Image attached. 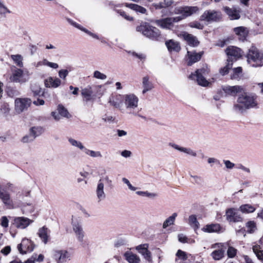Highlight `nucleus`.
Instances as JSON below:
<instances>
[{"mask_svg": "<svg viewBox=\"0 0 263 263\" xmlns=\"http://www.w3.org/2000/svg\"><path fill=\"white\" fill-rule=\"evenodd\" d=\"M198 10L197 7H179L176 9L175 13L180 15L174 17H166L157 20L155 21L156 25L164 29H171L174 26V23H177L185 17L190 16Z\"/></svg>", "mask_w": 263, "mask_h": 263, "instance_id": "nucleus-1", "label": "nucleus"}, {"mask_svg": "<svg viewBox=\"0 0 263 263\" xmlns=\"http://www.w3.org/2000/svg\"><path fill=\"white\" fill-rule=\"evenodd\" d=\"M257 96L253 93L244 92L238 97L234 104V110L238 113H243L247 110L257 107Z\"/></svg>", "mask_w": 263, "mask_h": 263, "instance_id": "nucleus-2", "label": "nucleus"}, {"mask_svg": "<svg viewBox=\"0 0 263 263\" xmlns=\"http://www.w3.org/2000/svg\"><path fill=\"white\" fill-rule=\"evenodd\" d=\"M123 103L129 114L136 116V110L138 107L139 98L134 93H127L122 95Z\"/></svg>", "mask_w": 263, "mask_h": 263, "instance_id": "nucleus-3", "label": "nucleus"}, {"mask_svg": "<svg viewBox=\"0 0 263 263\" xmlns=\"http://www.w3.org/2000/svg\"><path fill=\"white\" fill-rule=\"evenodd\" d=\"M107 187L112 189L114 186L113 181L108 175L102 176L99 180L96 190V194L98 200L100 201L106 198V195L104 192V185Z\"/></svg>", "mask_w": 263, "mask_h": 263, "instance_id": "nucleus-4", "label": "nucleus"}, {"mask_svg": "<svg viewBox=\"0 0 263 263\" xmlns=\"http://www.w3.org/2000/svg\"><path fill=\"white\" fill-rule=\"evenodd\" d=\"M138 32L142 33L144 36L153 40H159L161 37L160 30L146 23H142L136 27Z\"/></svg>", "mask_w": 263, "mask_h": 263, "instance_id": "nucleus-5", "label": "nucleus"}, {"mask_svg": "<svg viewBox=\"0 0 263 263\" xmlns=\"http://www.w3.org/2000/svg\"><path fill=\"white\" fill-rule=\"evenodd\" d=\"M247 61L253 67H259L263 65V55L257 48L252 46L248 51L247 55Z\"/></svg>", "mask_w": 263, "mask_h": 263, "instance_id": "nucleus-6", "label": "nucleus"}, {"mask_svg": "<svg viewBox=\"0 0 263 263\" xmlns=\"http://www.w3.org/2000/svg\"><path fill=\"white\" fill-rule=\"evenodd\" d=\"M209 70L206 67L197 69L195 73H192L189 78L192 80H196L198 84L202 86H208L209 82L206 80L205 77L209 74Z\"/></svg>", "mask_w": 263, "mask_h": 263, "instance_id": "nucleus-7", "label": "nucleus"}, {"mask_svg": "<svg viewBox=\"0 0 263 263\" xmlns=\"http://www.w3.org/2000/svg\"><path fill=\"white\" fill-rule=\"evenodd\" d=\"M29 78V73L28 71L24 72L22 69L16 68L13 70L10 80L12 82L22 84L28 81Z\"/></svg>", "mask_w": 263, "mask_h": 263, "instance_id": "nucleus-8", "label": "nucleus"}, {"mask_svg": "<svg viewBox=\"0 0 263 263\" xmlns=\"http://www.w3.org/2000/svg\"><path fill=\"white\" fill-rule=\"evenodd\" d=\"M31 103V100L29 98H17L15 100V110L20 114L27 109Z\"/></svg>", "mask_w": 263, "mask_h": 263, "instance_id": "nucleus-9", "label": "nucleus"}, {"mask_svg": "<svg viewBox=\"0 0 263 263\" xmlns=\"http://www.w3.org/2000/svg\"><path fill=\"white\" fill-rule=\"evenodd\" d=\"M57 110V111H54L51 113V116L56 121H59L61 119V117L67 119L71 117V115L67 109L61 104H59L58 106Z\"/></svg>", "mask_w": 263, "mask_h": 263, "instance_id": "nucleus-10", "label": "nucleus"}, {"mask_svg": "<svg viewBox=\"0 0 263 263\" xmlns=\"http://www.w3.org/2000/svg\"><path fill=\"white\" fill-rule=\"evenodd\" d=\"M53 257L57 263H66L70 259L69 253L65 250H54Z\"/></svg>", "mask_w": 263, "mask_h": 263, "instance_id": "nucleus-11", "label": "nucleus"}, {"mask_svg": "<svg viewBox=\"0 0 263 263\" xmlns=\"http://www.w3.org/2000/svg\"><path fill=\"white\" fill-rule=\"evenodd\" d=\"M0 199L8 209L14 208L13 201L11 198L10 194L5 187L0 186Z\"/></svg>", "mask_w": 263, "mask_h": 263, "instance_id": "nucleus-12", "label": "nucleus"}, {"mask_svg": "<svg viewBox=\"0 0 263 263\" xmlns=\"http://www.w3.org/2000/svg\"><path fill=\"white\" fill-rule=\"evenodd\" d=\"M226 52L228 57L227 61L232 63L234 60H236L241 56V50L235 46L228 47Z\"/></svg>", "mask_w": 263, "mask_h": 263, "instance_id": "nucleus-13", "label": "nucleus"}, {"mask_svg": "<svg viewBox=\"0 0 263 263\" xmlns=\"http://www.w3.org/2000/svg\"><path fill=\"white\" fill-rule=\"evenodd\" d=\"M72 230L76 235L78 240L81 242L83 241L85 233L82 224L77 220L72 219Z\"/></svg>", "mask_w": 263, "mask_h": 263, "instance_id": "nucleus-14", "label": "nucleus"}, {"mask_svg": "<svg viewBox=\"0 0 263 263\" xmlns=\"http://www.w3.org/2000/svg\"><path fill=\"white\" fill-rule=\"evenodd\" d=\"M17 249L21 254H26L33 251V245L31 240L24 238L22 240L21 243L18 245Z\"/></svg>", "mask_w": 263, "mask_h": 263, "instance_id": "nucleus-15", "label": "nucleus"}, {"mask_svg": "<svg viewBox=\"0 0 263 263\" xmlns=\"http://www.w3.org/2000/svg\"><path fill=\"white\" fill-rule=\"evenodd\" d=\"M221 17L220 13L214 10L205 11L201 16V20L206 21H217Z\"/></svg>", "mask_w": 263, "mask_h": 263, "instance_id": "nucleus-16", "label": "nucleus"}, {"mask_svg": "<svg viewBox=\"0 0 263 263\" xmlns=\"http://www.w3.org/2000/svg\"><path fill=\"white\" fill-rule=\"evenodd\" d=\"M32 220L24 217H17L14 219L13 224L18 229H24L27 227Z\"/></svg>", "mask_w": 263, "mask_h": 263, "instance_id": "nucleus-17", "label": "nucleus"}, {"mask_svg": "<svg viewBox=\"0 0 263 263\" xmlns=\"http://www.w3.org/2000/svg\"><path fill=\"white\" fill-rule=\"evenodd\" d=\"M108 103L110 105L121 110V106L123 103L122 95L112 94L109 98Z\"/></svg>", "mask_w": 263, "mask_h": 263, "instance_id": "nucleus-18", "label": "nucleus"}, {"mask_svg": "<svg viewBox=\"0 0 263 263\" xmlns=\"http://www.w3.org/2000/svg\"><path fill=\"white\" fill-rule=\"evenodd\" d=\"M227 219L230 222H239L242 220L240 215L235 211L234 209H229L226 211Z\"/></svg>", "mask_w": 263, "mask_h": 263, "instance_id": "nucleus-19", "label": "nucleus"}, {"mask_svg": "<svg viewBox=\"0 0 263 263\" xmlns=\"http://www.w3.org/2000/svg\"><path fill=\"white\" fill-rule=\"evenodd\" d=\"M148 245L147 243H144L137 246L136 249L145 259L149 261L152 260V257L151 253L148 250Z\"/></svg>", "mask_w": 263, "mask_h": 263, "instance_id": "nucleus-20", "label": "nucleus"}, {"mask_svg": "<svg viewBox=\"0 0 263 263\" xmlns=\"http://www.w3.org/2000/svg\"><path fill=\"white\" fill-rule=\"evenodd\" d=\"M223 10L229 16L230 20H238L240 18V10L236 8H229L228 7H223Z\"/></svg>", "mask_w": 263, "mask_h": 263, "instance_id": "nucleus-21", "label": "nucleus"}, {"mask_svg": "<svg viewBox=\"0 0 263 263\" xmlns=\"http://www.w3.org/2000/svg\"><path fill=\"white\" fill-rule=\"evenodd\" d=\"M224 92L228 95L235 96L237 93L244 91L245 89L242 86L239 85L235 86H227L223 88Z\"/></svg>", "mask_w": 263, "mask_h": 263, "instance_id": "nucleus-22", "label": "nucleus"}, {"mask_svg": "<svg viewBox=\"0 0 263 263\" xmlns=\"http://www.w3.org/2000/svg\"><path fill=\"white\" fill-rule=\"evenodd\" d=\"M188 61L187 65L191 66L194 63L199 61L203 54V52L197 53L196 52L187 51Z\"/></svg>", "mask_w": 263, "mask_h": 263, "instance_id": "nucleus-23", "label": "nucleus"}, {"mask_svg": "<svg viewBox=\"0 0 263 263\" xmlns=\"http://www.w3.org/2000/svg\"><path fill=\"white\" fill-rule=\"evenodd\" d=\"M183 39L187 44L192 47H196L199 44L197 38L191 34L184 32L182 34Z\"/></svg>", "mask_w": 263, "mask_h": 263, "instance_id": "nucleus-24", "label": "nucleus"}, {"mask_svg": "<svg viewBox=\"0 0 263 263\" xmlns=\"http://www.w3.org/2000/svg\"><path fill=\"white\" fill-rule=\"evenodd\" d=\"M81 95L86 102L91 101L93 97H95L93 94V88L90 85L82 89Z\"/></svg>", "mask_w": 263, "mask_h": 263, "instance_id": "nucleus-25", "label": "nucleus"}, {"mask_svg": "<svg viewBox=\"0 0 263 263\" xmlns=\"http://www.w3.org/2000/svg\"><path fill=\"white\" fill-rule=\"evenodd\" d=\"M37 234L42 241L46 244L50 237V230L45 227H43L39 230Z\"/></svg>", "mask_w": 263, "mask_h": 263, "instance_id": "nucleus-26", "label": "nucleus"}, {"mask_svg": "<svg viewBox=\"0 0 263 263\" xmlns=\"http://www.w3.org/2000/svg\"><path fill=\"white\" fill-rule=\"evenodd\" d=\"M44 83L46 87L57 88L60 85L61 81L58 78L49 77L45 80Z\"/></svg>", "mask_w": 263, "mask_h": 263, "instance_id": "nucleus-27", "label": "nucleus"}, {"mask_svg": "<svg viewBox=\"0 0 263 263\" xmlns=\"http://www.w3.org/2000/svg\"><path fill=\"white\" fill-rule=\"evenodd\" d=\"M169 145L179 151L186 153L193 157H196L197 156L196 153L190 148L180 147L178 145L173 143H170Z\"/></svg>", "mask_w": 263, "mask_h": 263, "instance_id": "nucleus-28", "label": "nucleus"}, {"mask_svg": "<svg viewBox=\"0 0 263 263\" xmlns=\"http://www.w3.org/2000/svg\"><path fill=\"white\" fill-rule=\"evenodd\" d=\"M68 22L71 24V25L73 26L76 28H78L79 29L84 31V32L86 33L87 34L90 35V36L92 37L93 38L96 39H99V37L98 35L95 33H93L90 31H89L88 30L86 29V28L83 27L82 26H80L77 23L73 21L70 18L67 19Z\"/></svg>", "mask_w": 263, "mask_h": 263, "instance_id": "nucleus-29", "label": "nucleus"}, {"mask_svg": "<svg viewBox=\"0 0 263 263\" xmlns=\"http://www.w3.org/2000/svg\"><path fill=\"white\" fill-rule=\"evenodd\" d=\"M165 45L170 52H178L181 49L179 43L173 40L166 41Z\"/></svg>", "mask_w": 263, "mask_h": 263, "instance_id": "nucleus-30", "label": "nucleus"}, {"mask_svg": "<svg viewBox=\"0 0 263 263\" xmlns=\"http://www.w3.org/2000/svg\"><path fill=\"white\" fill-rule=\"evenodd\" d=\"M124 256L128 263H140L139 257L131 252H125Z\"/></svg>", "mask_w": 263, "mask_h": 263, "instance_id": "nucleus-31", "label": "nucleus"}, {"mask_svg": "<svg viewBox=\"0 0 263 263\" xmlns=\"http://www.w3.org/2000/svg\"><path fill=\"white\" fill-rule=\"evenodd\" d=\"M234 32L239 36V39L241 40H244L246 39L248 33L247 28L242 26L234 28Z\"/></svg>", "mask_w": 263, "mask_h": 263, "instance_id": "nucleus-32", "label": "nucleus"}, {"mask_svg": "<svg viewBox=\"0 0 263 263\" xmlns=\"http://www.w3.org/2000/svg\"><path fill=\"white\" fill-rule=\"evenodd\" d=\"M220 226L218 223L207 224L204 227L202 230L205 232L213 233L219 232L220 231Z\"/></svg>", "mask_w": 263, "mask_h": 263, "instance_id": "nucleus-33", "label": "nucleus"}, {"mask_svg": "<svg viewBox=\"0 0 263 263\" xmlns=\"http://www.w3.org/2000/svg\"><path fill=\"white\" fill-rule=\"evenodd\" d=\"M142 86L143 90L142 93L144 94L147 91L151 90L153 88L152 83L149 81L148 76H145L142 79Z\"/></svg>", "mask_w": 263, "mask_h": 263, "instance_id": "nucleus-34", "label": "nucleus"}, {"mask_svg": "<svg viewBox=\"0 0 263 263\" xmlns=\"http://www.w3.org/2000/svg\"><path fill=\"white\" fill-rule=\"evenodd\" d=\"M44 132L42 126H33L29 129V132L36 138Z\"/></svg>", "mask_w": 263, "mask_h": 263, "instance_id": "nucleus-35", "label": "nucleus"}, {"mask_svg": "<svg viewBox=\"0 0 263 263\" xmlns=\"http://www.w3.org/2000/svg\"><path fill=\"white\" fill-rule=\"evenodd\" d=\"M176 261L180 260V262L185 261L188 258V254L184 251L181 250H178L176 254Z\"/></svg>", "mask_w": 263, "mask_h": 263, "instance_id": "nucleus-36", "label": "nucleus"}, {"mask_svg": "<svg viewBox=\"0 0 263 263\" xmlns=\"http://www.w3.org/2000/svg\"><path fill=\"white\" fill-rule=\"evenodd\" d=\"M172 4V0H164L163 2H161L159 3L153 4V6L156 9H160L164 8L170 6Z\"/></svg>", "mask_w": 263, "mask_h": 263, "instance_id": "nucleus-37", "label": "nucleus"}, {"mask_svg": "<svg viewBox=\"0 0 263 263\" xmlns=\"http://www.w3.org/2000/svg\"><path fill=\"white\" fill-rule=\"evenodd\" d=\"M126 6L137 12H139L142 14H144L146 12V9L145 8L137 4H128L126 5Z\"/></svg>", "mask_w": 263, "mask_h": 263, "instance_id": "nucleus-38", "label": "nucleus"}, {"mask_svg": "<svg viewBox=\"0 0 263 263\" xmlns=\"http://www.w3.org/2000/svg\"><path fill=\"white\" fill-rule=\"evenodd\" d=\"M239 210L243 213H252L255 211L256 209L252 205L246 204L241 205Z\"/></svg>", "mask_w": 263, "mask_h": 263, "instance_id": "nucleus-39", "label": "nucleus"}, {"mask_svg": "<svg viewBox=\"0 0 263 263\" xmlns=\"http://www.w3.org/2000/svg\"><path fill=\"white\" fill-rule=\"evenodd\" d=\"M177 216V213H174L171 216L167 218L163 223V228L165 229L168 226L173 224Z\"/></svg>", "mask_w": 263, "mask_h": 263, "instance_id": "nucleus-40", "label": "nucleus"}, {"mask_svg": "<svg viewBox=\"0 0 263 263\" xmlns=\"http://www.w3.org/2000/svg\"><path fill=\"white\" fill-rule=\"evenodd\" d=\"M242 73V68L241 67H238L233 69L232 73L231 74L230 78L232 80H238L241 77Z\"/></svg>", "mask_w": 263, "mask_h": 263, "instance_id": "nucleus-41", "label": "nucleus"}, {"mask_svg": "<svg viewBox=\"0 0 263 263\" xmlns=\"http://www.w3.org/2000/svg\"><path fill=\"white\" fill-rule=\"evenodd\" d=\"M11 59L20 67H23V57L21 54H14L11 55Z\"/></svg>", "mask_w": 263, "mask_h": 263, "instance_id": "nucleus-42", "label": "nucleus"}, {"mask_svg": "<svg viewBox=\"0 0 263 263\" xmlns=\"http://www.w3.org/2000/svg\"><path fill=\"white\" fill-rule=\"evenodd\" d=\"M189 223L195 230L199 228V223L197 221L196 216L195 215H191L189 218Z\"/></svg>", "mask_w": 263, "mask_h": 263, "instance_id": "nucleus-43", "label": "nucleus"}, {"mask_svg": "<svg viewBox=\"0 0 263 263\" xmlns=\"http://www.w3.org/2000/svg\"><path fill=\"white\" fill-rule=\"evenodd\" d=\"M224 250L219 249L215 250L211 253V256L215 260H220L224 256Z\"/></svg>", "mask_w": 263, "mask_h": 263, "instance_id": "nucleus-44", "label": "nucleus"}, {"mask_svg": "<svg viewBox=\"0 0 263 263\" xmlns=\"http://www.w3.org/2000/svg\"><path fill=\"white\" fill-rule=\"evenodd\" d=\"M68 142L72 146L78 147L83 151H84L85 148L80 141L76 140L72 138L68 139Z\"/></svg>", "mask_w": 263, "mask_h": 263, "instance_id": "nucleus-45", "label": "nucleus"}, {"mask_svg": "<svg viewBox=\"0 0 263 263\" xmlns=\"http://www.w3.org/2000/svg\"><path fill=\"white\" fill-rule=\"evenodd\" d=\"M86 155L90 156L93 158L99 157L101 158L102 157V155L100 152L99 151H94L92 150H90L87 148H85L83 151Z\"/></svg>", "mask_w": 263, "mask_h": 263, "instance_id": "nucleus-46", "label": "nucleus"}, {"mask_svg": "<svg viewBox=\"0 0 263 263\" xmlns=\"http://www.w3.org/2000/svg\"><path fill=\"white\" fill-rule=\"evenodd\" d=\"M253 251L258 259L263 261V251L260 249V246L258 245L254 246Z\"/></svg>", "mask_w": 263, "mask_h": 263, "instance_id": "nucleus-47", "label": "nucleus"}, {"mask_svg": "<svg viewBox=\"0 0 263 263\" xmlns=\"http://www.w3.org/2000/svg\"><path fill=\"white\" fill-rule=\"evenodd\" d=\"M31 88L34 96L43 95L44 92L42 91V88L39 86L36 85H32Z\"/></svg>", "mask_w": 263, "mask_h": 263, "instance_id": "nucleus-48", "label": "nucleus"}, {"mask_svg": "<svg viewBox=\"0 0 263 263\" xmlns=\"http://www.w3.org/2000/svg\"><path fill=\"white\" fill-rule=\"evenodd\" d=\"M246 227L247 232L252 233L256 229V223L253 221H249L247 223Z\"/></svg>", "mask_w": 263, "mask_h": 263, "instance_id": "nucleus-49", "label": "nucleus"}, {"mask_svg": "<svg viewBox=\"0 0 263 263\" xmlns=\"http://www.w3.org/2000/svg\"><path fill=\"white\" fill-rule=\"evenodd\" d=\"M232 65L233 63H230V61L228 62L226 66L220 69V73L222 76H224L227 74L229 72V70L232 68Z\"/></svg>", "mask_w": 263, "mask_h": 263, "instance_id": "nucleus-50", "label": "nucleus"}, {"mask_svg": "<svg viewBox=\"0 0 263 263\" xmlns=\"http://www.w3.org/2000/svg\"><path fill=\"white\" fill-rule=\"evenodd\" d=\"M102 85H99L93 87V94L95 97L102 96L103 95V91L102 90Z\"/></svg>", "mask_w": 263, "mask_h": 263, "instance_id": "nucleus-51", "label": "nucleus"}, {"mask_svg": "<svg viewBox=\"0 0 263 263\" xmlns=\"http://www.w3.org/2000/svg\"><path fill=\"white\" fill-rule=\"evenodd\" d=\"M35 138L30 132L28 135L24 136L22 139L23 143H29L33 141Z\"/></svg>", "mask_w": 263, "mask_h": 263, "instance_id": "nucleus-52", "label": "nucleus"}, {"mask_svg": "<svg viewBox=\"0 0 263 263\" xmlns=\"http://www.w3.org/2000/svg\"><path fill=\"white\" fill-rule=\"evenodd\" d=\"M93 78H95L96 79L101 80H104L106 79V78H107V76L106 74L101 72L99 70H95L93 72Z\"/></svg>", "mask_w": 263, "mask_h": 263, "instance_id": "nucleus-53", "label": "nucleus"}, {"mask_svg": "<svg viewBox=\"0 0 263 263\" xmlns=\"http://www.w3.org/2000/svg\"><path fill=\"white\" fill-rule=\"evenodd\" d=\"M1 112L5 116H7L10 111V108L9 105L7 103L3 104L0 108Z\"/></svg>", "mask_w": 263, "mask_h": 263, "instance_id": "nucleus-54", "label": "nucleus"}, {"mask_svg": "<svg viewBox=\"0 0 263 263\" xmlns=\"http://www.w3.org/2000/svg\"><path fill=\"white\" fill-rule=\"evenodd\" d=\"M136 194L138 195L143 196H147L148 197H155L157 196V194L154 193H149L148 192H143V191H137L136 192Z\"/></svg>", "mask_w": 263, "mask_h": 263, "instance_id": "nucleus-55", "label": "nucleus"}, {"mask_svg": "<svg viewBox=\"0 0 263 263\" xmlns=\"http://www.w3.org/2000/svg\"><path fill=\"white\" fill-rule=\"evenodd\" d=\"M7 13H11L10 11L4 5V3L0 0V14H5Z\"/></svg>", "mask_w": 263, "mask_h": 263, "instance_id": "nucleus-56", "label": "nucleus"}, {"mask_svg": "<svg viewBox=\"0 0 263 263\" xmlns=\"http://www.w3.org/2000/svg\"><path fill=\"white\" fill-rule=\"evenodd\" d=\"M0 224L4 228H7L9 225V220L6 216H2L0 219Z\"/></svg>", "mask_w": 263, "mask_h": 263, "instance_id": "nucleus-57", "label": "nucleus"}, {"mask_svg": "<svg viewBox=\"0 0 263 263\" xmlns=\"http://www.w3.org/2000/svg\"><path fill=\"white\" fill-rule=\"evenodd\" d=\"M236 249L232 247H229L227 251V254L229 257L233 258L236 255Z\"/></svg>", "mask_w": 263, "mask_h": 263, "instance_id": "nucleus-58", "label": "nucleus"}, {"mask_svg": "<svg viewBox=\"0 0 263 263\" xmlns=\"http://www.w3.org/2000/svg\"><path fill=\"white\" fill-rule=\"evenodd\" d=\"M35 258V257H34V256H32L31 257L28 259L26 261H25L24 262L20 260H14L11 261L10 263H34Z\"/></svg>", "mask_w": 263, "mask_h": 263, "instance_id": "nucleus-59", "label": "nucleus"}, {"mask_svg": "<svg viewBox=\"0 0 263 263\" xmlns=\"http://www.w3.org/2000/svg\"><path fill=\"white\" fill-rule=\"evenodd\" d=\"M178 240L181 243L190 242V239L183 234H179L178 235Z\"/></svg>", "mask_w": 263, "mask_h": 263, "instance_id": "nucleus-60", "label": "nucleus"}, {"mask_svg": "<svg viewBox=\"0 0 263 263\" xmlns=\"http://www.w3.org/2000/svg\"><path fill=\"white\" fill-rule=\"evenodd\" d=\"M122 181H123V183H124L128 186L129 189L131 191H135L137 190V187L133 186L132 184L130 183L129 181L127 178H123L122 179Z\"/></svg>", "mask_w": 263, "mask_h": 263, "instance_id": "nucleus-61", "label": "nucleus"}, {"mask_svg": "<svg viewBox=\"0 0 263 263\" xmlns=\"http://www.w3.org/2000/svg\"><path fill=\"white\" fill-rule=\"evenodd\" d=\"M189 26L191 28H195L198 29H202L203 26L197 22H191L189 24Z\"/></svg>", "mask_w": 263, "mask_h": 263, "instance_id": "nucleus-62", "label": "nucleus"}, {"mask_svg": "<svg viewBox=\"0 0 263 263\" xmlns=\"http://www.w3.org/2000/svg\"><path fill=\"white\" fill-rule=\"evenodd\" d=\"M68 74V71L66 69L60 70L59 71V77L63 79H65L66 77L67 76Z\"/></svg>", "mask_w": 263, "mask_h": 263, "instance_id": "nucleus-63", "label": "nucleus"}, {"mask_svg": "<svg viewBox=\"0 0 263 263\" xmlns=\"http://www.w3.org/2000/svg\"><path fill=\"white\" fill-rule=\"evenodd\" d=\"M102 119L106 122L112 123L115 120V118L111 116H108L105 115L102 118Z\"/></svg>", "mask_w": 263, "mask_h": 263, "instance_id": "nucleus-64", "label": "nucleus"}]
</instances>
